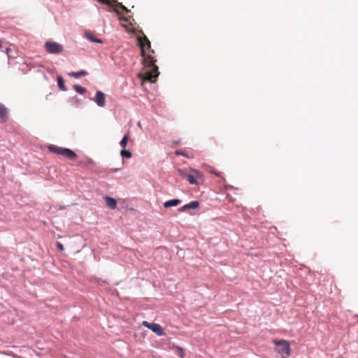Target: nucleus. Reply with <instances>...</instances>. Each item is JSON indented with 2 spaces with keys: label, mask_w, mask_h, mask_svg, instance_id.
<instances>
[{
  "label": "nucleus",
  "mask_w": 358,
  "mask_h": 358,
  "mask_svg": "<svg viewBox=\"0 0 358 358\" xmlns=\"http://www.w3.org/2000/svg\"><path fill=\"white\" fill-rule=\"evenodd\" d=\"M137 39L144 65L143 72L139 73L138 77L144 80L153 83L159 76L158 66L155 64L156 59L153 55L155 51L151 49L150 41L144 33L142 32L141 35H138Z\"/></svg>",
  "instance_id": "nucleus-1"
},
{
  "label": "nucleus",
  "mask_w": 358,
  "mask_h": 358,
  "mask_svg": "<svg viewBox=\"0 0 358 358\" xmlns=\"http://www.w3.org/2000/svg\"><path fill=\"white\" fill-rule=\"evenodd\" d=\"M48 150L52 153L60 155L70 159H73L76 157V154L69 148H64L55 145H50L48 146Z\"/></svg>",
  "instance_id": "nucleus-2"
},
{
  "label": "nucleus",
  "mask_w": 358,
  "mask_h": 358,
  "mask_svg": "<svg viewBox=\"0 0 358 358\" xmlns=\"http://www.w3.org/2000/svg\"><path fill=\"white\" fill-rule=\"evenodd\" d=\"M192 174L187 176V180L191 185H199L203 182V176L201 172L192 169Z\"/></svg>",
  "instance_id": "nucleus-3"
},
{
  "label": "nucleus",
  "mask_w": 358,
  "mask_h": 358,
  "mask_svg": "<svg viewBox=\"0 0 358 358\" xmlns=\"http://www.w3.org/2000/svg\"><path fill=\"white\" fill-rule=\"evenodd\" d=\"M44 48L50 54H59L63 51L62 45L54 41H47Z\"/></svg>",
  "instance_id": "nucleus-4"
},
{
  "label": "nucleus",
  "mask_w": 358,
  "mask_h": 358,
  "mask_svg": "<svg viewBox=\"0 0 358 358\" xmlns=\"http://www.w3.org/2000/svg\"><path fill=\"white\" fill-rule=\"evenodd\" d=\"M273 343L275 345L280 346L281 348L278 350L279 353H285L286 355L289 356L291 355V348L289 343L285 340H273Z\"/></svg>",
  "instance_id": "nucleus-5"
},
{
  "label": "nucleus",
  "mask_w": 358,
  "mask_h": 358,
  "mask_svg": "<svg viewBox=\"0 0 358 358\" xmlns=\"http://www.w3.org/2000/svg\"><path fill=\"white\" fill-rule=\"evenodd\" d=\"M142 324L143 327H147L148 329L155 332L157 336L165 335V333L163 331L162 327L159 324L150 323L148 322V321H143Z\"/></svg>",
  "instance_id": "nucleus-6"
},
{
  "label": "nucleus",
  "mask_w": 358,
  "mask_h": 358,
  "mask_svg": "<svg viewBox=\"0 0 358 358\" xmlns=\"http://www.w3.org/2000/svg\"><path fill=\"white\" fill-rule=\"evenodd\" d=\"M94 101L99 106L103 107L105 106V94L101 91H97L94 98Z\"/></svg>",
  "instance_id": "nucleus-7"
},
{
  "label": "nucleus",
  "mask_w": 358,
  "mask_h": 358,
  "mask_svg": "<svg viewBox=\"0 0 358 358\" xmlns=\"http://www.w3.org/2000/svg\"><path fill=\"white\" fill-rule=\"evenodd\" d=\"M199 206V203L198 201H193L187 204L184 205L181 208H179L180 212H185L188 209H196Z\"/></svg>",
  "instance_id": "nucleus-8"
},
{
  "label": "nucleus",
  "mask_w": 358,
  "mask_h": 358,
  "mask_svg": "<svg viewBox=\"0 0 358 358\" xmlns=\"http://www.w3.org/2000/svg\"><path fill=\"white\" fill-rule=\"evenodd\" d=\"M8 117V108L1 103H0V119L1 121L5 122Z\"/></svg>",
  "instance_id": "nucleus-9"
},
{
  "label": "nucleus",
  "mask_w": 358,
  "mask_h": 358,
  "mask_svg": "<svg viewBox=\"0 0 358 358\" xmlns=\"http://www.w3.org/2000/svg\"><path fill=\"white\" fill-rule=\"evenodd\" d=\"M105 201L106 203V206L110 208V209H115L117 207V201L115 199L110 197V196H106Z\"/></svg>",
  "instance_id": "nucleus-10"
},
{
  "label": "nucleus",
  "mask_w": 358,
  "mask_h": 358,
  "mask_svg": "<svg viewBox=\"0 0 358 358\" xmlns=\"http://www.w3.org/2000/svg\"><path fill=\"white\" fill-rule=\"evenodd\" d=\"M181 203V200L175 199L172 200L167 201L164 203V208H169L171 206H176L179 205Z\"/></svg>",
  "instance_id": "nucleus-11"
},
{
  "label": "nucleus",
  "mask_w": 358,
  "mask_h": 358,
  "mask_svg": "<svg viewBox=\"0 0 358 358\" xmlns=\"http://www.w3.org/2000/svg\"><path fill=\"white\" fill-rule=\"evenodd\" d=\"M57 84H58L59 88L61 90H62V91L66 90V86L64 85V79L62 78V77H61V76L57 77Z\"/></svg>",
  "instance_id": "nucleus-12"
},
{
  "label": "nucleus",
  "mask_w": 358,
  "mask_h": 358,
  "mask_svg": "<svg viewBox=\"0 0 358 358\" xmlns=\"http://www.w3.org/2000/svg\"><path fill=\"white\" fill-rule=\"evenodd\" d=\"M69 75L73 78H79L80 76H86L87 72L84 70H82L78 72H71Z\"/></svg>",
  "instance_id": "nucleus-13"
},
{
  "label": "nucleus",
  "mask_w": 358,
  "mask_h": 358,
  "mask_svg": "<svg viewBox=\"0 0 358 358\" xmlns=\"http://www.w3.org/2000/svg\"><path fill=\"white\" fill-rule=\"evenodd\" d=\"M87 38L92 42L101 43L100 39L96 38L93 34L90 33L86 34Z\"/></svg>",
  "instance_id": "nucleus-14"
},
{
  "label": "nucleus",
  "mask_w": 358,
  "mask_h": 358,
  "mask_svg": "<svg viewBox=\"0 0 358 358\" xmlns=\"http://www.w3.org/2000/svg\"><path fill=\"white\" fill-rule=\"evenodd\" d=\"M128 140H129V136L128 134L125 135L122 139L121 140V141L120 142V146L122 148H125V147L127 146V142H128Z\"/></svg>",
  "instance_id": "nucleus-15"
},
{
  "label": "nucleus",
  "mask_w": 358,
  "mask_h": 358,
  "mask_svg": "<svg viewBox=\"0 0 358 358\" xmlns=\"http://www.w3.org/2000/svg\"><path fill=\"white\" fill-rule=\"evenodd\" d=\"M120 155L122 157H125V158H130L131 157V153L130 151L127 150H125L124 148H123L121 151H120Z\"/></svg>",
  "instance_id": "nucleus-16"
},
{
  "label": "nucleus",
  "mask_w": 358,
  "mask_h": 358,
  "mask_svg": "<svg viewBox=\"0 0 358 358\" xmlns=\"http://www.w3.org/2000/svg\"><path fill=\"white\" fill-rule=\"evenodd\" d=\"M73 87H74V90H76V92L79 94H83L86 92V90L80 85H74Z\"/></svg>",
  "instance_id": "nucleus-17"
},
{
  "label": "nucleus",
  "mask_w": 358,
  "mask_h": 358,
  "mask_svg": "<svg viewBox=\"0 0 358 358\" xmlns=\"http://www.w3.org/2000/svg\"><path fill=\"white\" fill-rule=\"evenodd\" d=\"M175 348L178 352V356L180 358H184V355H185L184 350L180 346H176Z\"/></svg>",
  "instance_id": "nucleus-18"
},
{
  "label": "nucleus",
  "mask_w": 358,
  "mask_h": 358,
  "mask_svg": "<svg viewBox=\"0 0 358 358\" xmlns=\"http://www.w3.org/2000/svg\"><path fill=\"white\" fill-rule=\"evenodd\" d=\"M208 172L215 174L217 177H221V173L216 171L213 167H209Z\"/></svg>",
  "instance_id": "nucleus-19"
},
{
  "label": "nucleus",
  "mask_w": 358,
  "mask_h": 358,
  "mask_svg": "<svg viewBox=\"0 0 358 358\" xmlns=\"http://www.w3.org/2000/svg\"><path fill=\"white\" fill-rule=\"evenodd\" d=\"M178 173L183 178H185L187 179V176H188L187 173H186L185 172V171L182 170V169H178Z\"/></svg>",
  "instance_id": "nucleus-20"
},
{
  "label": "nucleus",
  "mask_w": 358,
  "mask_h": 358,
  "mask_svg": "<svg viewBox=\"0 0 358 358\" xmlns=\"http://www.w3.org/2000/svg\"><path fill=\"white\" fill-rule=\"evenodd\" d=\"M57 247L61 251L64 250V245L60 242L57 243Z\"/></svg>",
  "instance_id": "nucleus-21"
},
{
  "label": "nucleus",
  "mask_w": 358,
  "mask_h": 358,
  "mask_svg": "<svg viewBox=\"0 0 358 358\" xmlns=\"http://www.w3.org/2000/svg\"><path fill=\"white\" fill-rule=\"evenodd\" d=\"M176 155H183V156H186V155H185V154L184 153V152H183V151H182V150H177V151L176 152Z\"/></svg>",
  "instance_id": "nucleus-22"
},
{
  "label": "nucleus",
  "mask_w": 358,
  "mask_h": 358,
  "mask_svg": "<svg viewBox=\"0 0 358 358\" xmlns=\"http://www.w3.org/2000/svg\"><path fill=\"white\" fill-rule=\"evenodd\" d=\"M120 7L125 12H129V10L122 3H119Z\"/></svg>",
  "instance_id": "nucleus-23"
},
{
  "label": "nucleus",
  "mask_w": 358,
  "mask_h": 358,
  "mask_svg": "<svg viewBox=\"0 0 358 358\" xmlns=\"http://www.w3.org/2000/svg\"><path fill=\"white\" fill-rule=\"evenodd\" d=\"M115 11L117 14H119V11L117 10V9H116V8H115Z\"/></svg>",
  "instance_id": "nucleus-24"
},
{
  "label": "nucleus",
  "mask_w": 358,
  "mask_h": 358,
  "mask_svg": "<svg viewBox=\"0 0 358 358\" xmlns=\"http://www.w3.org/2000/svg\"><path fill=\"white\" fill-rule=\"evenodd\" d=\"M99 1H101V2H104L105 1V0H99Z\"/></svg>",
  "instance_id": "nucleus-25"
}]
</instances>
